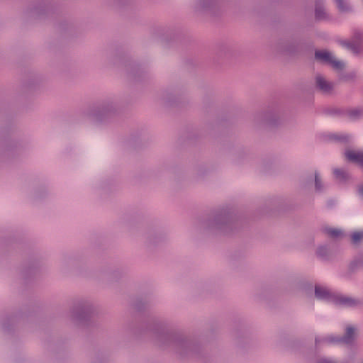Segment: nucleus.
Returning a JSON list of instances; mask_svg holds the SVG:
<instances>
[{"label": "nucleus", "mask_w": 363, "mask_h": 363, "mask_svg": "<svg viewBox=\"0 0 363 363\" xmlns=\"http://www.w3.org/2000/svg\"><path fill=\"white\" fill-rule=\"evenodd\" d=\"M315 15H316V16H317L318 18H322V16H321V14H320V10H319V9H316Z\"/></svg>", "instance_id": "obj_14"}, {"label": "nucleus", "mask_w": 363, "mask_h": 363, "mask_svg": "<svg viewBox=\"0 0 363 363\" xmlns=\"http://www.w3.org/2000/svg\"><path fill=\"white\" fill-rule=\"evenodd\" d=\"M363 238V231L354 232L352 235V240L353 242H357Z\"/></svg>", "instance_id": "obj_9"}, {"label": "nucleus", "mask_w": 363, "mask_h": 363, "mask_svg": "<svg viewBox=\"0 0 363 363\" xmlns=\"http://www.w3.org/2000/svg\"><path fill=\"white\" fill-rule=\"evenodd\" d=\"M315 58L321 62L329 63L336 69H342L344 62L337 60L333 54L327 50H318L315 54Z\"/></svg>", "instance_id": "obj_2"}, {"label": "nucleus", "mask_w": 363, "mask_h": 363, "mask_svg": "<svg viewBox=\"0 0 363 363\" xmlns=\"http://www.w3.org/2000/svg\"><path fill=\"white\" fill-rule=\"evenodd\" d=\"M325 233L331 238H337L343 235V233L340 229L327 228L325 229Z\"/></svg>", "instance_id": "obj_7"}, {"label": "nucleus", "mask_w": 363, "mask_h": 363, "mask_svg": "<svg viewBox=\"0 0 363 363\" xmlns=\"http://www.w3.org/2000/svg\"><path fill=\"white\" fill-rule=\"evenodd\" d=\"M334 174L338 179H344L345 177V172L342 169H335Z\"/></svg>", "instance_id": "obj_10"}, {"label": "nucleus", "mask_w": 363, "mask_h": 363, "mask_svg": "<svg viewBox=\"0 0 363 363\" xmlns=\"http://www.w3.org/2000/svg\"><path fill=\"white\" fill-rule=\"evenodd\" d=\"M316 84L319 89L325 92L329 91L333 88V84L320 76L316 77Z\"/></svg>", "instance_id": "obj_5"}, {"label": "nucleus", "mask_w": 363, "mask_h": 363, "mask_svg": "<svg viewBox=\"0 0 363 363\" xmlns=\"http://www.w3.org/2000/svg\"><path fill=\"white\" fill-rule=\"evenodd\" d=\"M342 44L353 52L358 53L363 48V34L358 33L354 35L351 42L344 41Z\"/></svg>", "instance_id": "obj_3"}, {"label": "nucleus", "mask_w": 363, "mask_h": 363, "mask_svg": "<svg viewBox=\"0 0 363 363\" xmlns=\"http://www.w3.org/2000/svg\"><path fill=\"white\" fill-rule=\"evenodd\" d=\"M362 363H363V362H362Z\"/></svg>", "instance_id": "obj_17"}, {"label": "nucleus", "mask_w": 363, "mask_h": 363, "mask_svg": "<svg viewBox=\"0 0 363 363\" xmlns=\"http://www.w3.org/2000/svg\"><path fill=\"white\" fill-rule=\"evenodd\" d=\"M354 335H355L354 328H353L351 326H348L346 328V334L342 337V341L344 342L349 343L353 340V338L354 337Z\"/></svg>", "instance_id": "obj_6"}, {"label": "nucleus", "mask_w": 363, "mask_h": 363, "mask_svg": "<svg viewBox=\"0 0 363 363\" xmlns=\"http://www.w3.org/2000/svg\"><path fill=\"white\" fill-rule=\"evenodd\" d=\"M315 182L316 189H320V179L317 174L315 175Z\"/></svg>", "instance_id": "obj_12"}, {"label": "nucleus", "mask_w": 363, "mask_h": 363, "mask_svg": "<svg viewBox=\"0 0 363 363\" xmlns=\"http://www.w3.org/2000/svg\"><path fill=\"white\" fill-rule=\"evenodd\" d=\"M338 9L341 11H346L347 10V4L345 0H335Z\"/></svg>", "instance_id": "obj_8"}, {"label": "nucleus", "mask_w": 363, "mask_h": 363, "mask_svg": "<svg viewBox=\"0 0 363 363\" xmlns=\"http://www.w3.org/2000/svg\"><path fill=\"white\" fill-rule=\"evenodd\" d=\"M358 191H359V196L363 197V184L359 188Z\"/></svg>", "instance_id": "obj_13"}, {"label": "nucleus", "mask_w": 363, "mask_h": 363, "mask_svg": "<svg viewBox=\"0 0 363 363\" xmlns=\"http://www.w3.org/2000/svg\"><path fill=\"white\" fill-rule=\"evenodd\" d=\"M325 363H335V362H333V361H330V360H326V361H325Z\"/></svg>", "instance_id": "obj_15"}, {"label": "nucleus", "mask_w": 363, "mask_h": 363, "mask_svg": "<svg viewBox=\"0 0 363 363\" xmlns=\"http://www.w3.org/2000/svg\"><path fill=\"white\" fill-rule=\"evenodd\" d=\"M315 296L319 299H325L337 305L352 306L356 303L355 300L343 296L340 294L330 292L328 289L320 286H316L315 289Z\"/></svg>", "instance_id": "obj_1"}, {"label": "nucleus", "mask_w": 363, "mask_h": 363, "mask_svg": "<svg viewBox=\"0 0 363 363\" xmlns=\"http://www.w3.org/2000/svg\"><path fill=\"white\" fill-rule=\"evenodd\" d=\"M330 342H334L335 340L333 339L330 340Z\"/></svg>", "instance_id": "obj_16"}, {"label": "nucleus", "mask_w": 363, "mask_h": 363, "mask_svg": "<svg viewBox=\"0 0 363 363\" xmlns=\"http://www.w3.org/2000/svg\"><path fill=\"white\" fill-rule=\"evenodd\" d=\"M347 138H348V137L343 134L337 135L335 137V139L338 140H347Z\"/></svg>", "instance_id": "obj_11"}, {"label": "nucleus", "mask_w": 363, "mask_h": 363, "mask_svg": "<svg viewBox=\"0 0 363 363\" xmlns=\"http://www.w3.org/2000/svg\"><path fill=\"white\" fill-rule=\"evenodd\" d=\"M345 155L348 161L363 166V151L347 150Z\"/></svg>", "instance_id": "obj_4"}]
</instances>
